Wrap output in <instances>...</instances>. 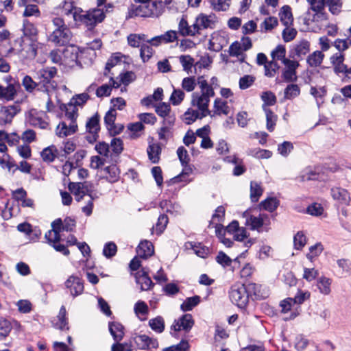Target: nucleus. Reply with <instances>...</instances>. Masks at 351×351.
Listing matches in <instances>:
<instances>
[{
	"instance_id": "nucleus-25",
	"label": "nucleus",
	"mask_w": 351,
	"mask_h": 351,
	"mask_svg": "<svg viewBox=\"0 0 351 351\" xmlns=\"http://www.w3.org/2000/svg\"><path fill=\"white\" fill-rule=\"evenodd\" d=\"M57 73V69L55 67H47L40 69L37 73L39 80L38 84H43L44 86L50 83L51 80Z\"/></svg>"
},
{
	"instance_id": "nucleus-56",
	"label": "nucleus",
	"mask_w": 351,
	"mask_h": 351,
	"mask_svg": "<svg viewBox=\"0 0 351 351\" xmlns=\"http://www.w3.org/2000/svg\"><path fill=\"white\" fill-rule=\"evenodd\" d=\"M152 46L147 44H143L141 46L140 56L143 62L148 61L152 56L154 50Z\"/></svg>"
},
{
	"instance_id": "nucleus-21",
	"label": "nucleus",
	"mask_w": 351,
	"mask_h": 351,
	"mask_svg": "<svg viewBox=\"0 0 351 351\" xmlns=\"http://www.w3.org/2000/svg\"><path fill=\"white\" fill-rule=\"evenodd\" d=\"M135 279L136 284L140 285L141 291L149 290L154 285L145 269L135 274Z\"/></svg>"
},
{
	"instance_id": "nucleus-27",
	"label": "nucleus",
	"mask_w": 351,
	"mask_h": 351,
	"mask_svg": "<svg viewBox=\"0 0 351 351\" xmlns=\"http://www.w3.org/2000/svg\"><path fill=\"white\" fill-rule=\"evenodd\" d=\"M66 311L64 306H62L56 318L52 322L54 328L60 330H69L68 322L66 318Z\"/></svg>"
},
{
	"instance_id": "nucleus-3",
	"label": "nucleus",
	"mask_w": 351,
	"mask_h": 351,
	"mask_svg": "<svg viewBox=\"0 0 351 351\" xmlns=\"http://www.w3.org/2000/svg\"><path fill=\"white\" fill-rule=\"evenodd\" d=\"M77 111H64V115H62L63 120L57 126L56 134L64 137L74 134L77 130Z\"/></svg>"
},
{
	"instance_id": "nucleus-20",
	"label": "nucleus",
	"mask_w": 351,
	"mask_h": 351,
	"mask_svg": "<svg viewBox=\"0 0 351 351\" xmlns=\"http://www.w3.org/2000/svg\"><path fill=\"white\" fill-rule=\"evenodd\" d=\"M194 325V320L191 314H184L178 320H175L172 328L175 331H180L181 330L186 332L189 331Z\"/></svg>"
},
{
	"instance_id": "nucleus-45",
	"label": "nucleus",
	"mask_w": 351,
	"mask_h": 351,
	"mask_svg": "<svg viewBox=\"0 0 351 351\" xmlns=\"http://www.w3.org/2000/svg\"><path fill=\"white\" fill-rule=\"evenodd\" d=\"M246 291L248 293V298L250 295H254L256 298H262L263 295L261 293V285L253 282L247 283L245 285Z\"/></svg>"
},
{
	"instance_id": "nucleus-7",
	"label": "nucleus",
	"mask_w": 351,
	"mask_h": 351,
	"mask_svg": "<svg viewBox=\"0 0 351 351\" xmlns=\"http://www.w3.org/2000/svg\"><path fill=\"white\" fill-rule=\"evenodd\" d=\"M80 25H85L88 29H92L97 23L105 18V14L101 9H93L86 13H81Z\"/></svg>"
},
{
	"instance_id": "nucleus-55",
	"label": "nucleus",
	"mask_w": 351,
	"mask_h": 351,
	"mask_svg": "<svg viewBox=\"0 0 351 351\" xmlns=\"http://www.w3.org/2000/svg\"><path fill=\"white\" fill-rule=\"evenodd\" d=\"M285 54V47L282 45H278L272 51L271 56L274 60H282V63H284V60L286 59Z\"/></svg>"
},
{
	"instance_id": "nucleus-28",
	"label": "nucleus",
	"mask_w": 351,
	"mask_h": 351,
	"mask_svg": "<svg viewBox=\"0 0 351 351\" xmlns=\"http://www.w3.org/2000/svg\"><path fill=\"white\" fill-rule=\"evenodd\" d=\"M211 111H185L183 114L184 121L189 125L193 123L196 119H202V118L210 114Z\"/></svg>"
},
{
	"instance_id": "nucleus-33",
	"label": "nucleus",
	"mask_w": 351,
	"mask_h": 351,
	"mask_svg": "<svg viewBox=\"0 0 351 351\" xmlns=\"http://www.w3.org/2000/svg\"><path fill=\"white\" fill-rule=\"evenodd\" d=\"M41 157L43 161L47 162H51L58 156V149L56 146L51 145L45 148L40 153Z\"/></svg>"
},
{
	"instance_id": "nucleus-16",
	"label": "nucleus",
	"mask_w": 351,
	"mask_h": 351,
	"mask_svg": "<svg viewBox=\"0 0 351 351\" xmlns=\"http://www.w3.org/2000/svg\"><path fill=\"white\" fill-rule=\"evenodd\" d=\"M65 286L73 297L81 295L84 291L83 280L78 276H71L65 282Z\"/></svg>"
},
{
	"instance_id": "nucleus-43",
	"label": "nucleus",
	"mask_w": 351,
	"mask_h": 351,
	"mask_svg": "<svg viewBox=\"0 0 351 351\" xmlns=\"http://www.w3.org/2000/svg\"><path fill=\"white\" fill-rule=\"evenodd\" d=\"M324 55L320 51H316L307 58V62L311 66H318L322 63Z\"/></svg>"
},
{
	"instance_id": "nucleus-18",
	"label": "nucleus",
	"mask_w": 351,
	"mask_h": 351,
	"mask_svg": "<svg viewBox=\"0 0 351 351\" xmlns=\"http://www.w3.org/2000/svg\"><path fill=\"white\" fill-rule=\"evenodd\" d=\"M68 188L70 192L75 195L77 202H80L85 195H90L88 194L89 189L86 182H70Z\"/></svg>"
},
{
	"instance_id": "nucleus-57",
	"label": "nucleus",
	"mask_w": 351,
	"mask_h": 351,
	"mask_svg": "<svg viewBox=\"0 0 351 351\" xmlns=\"http://www.w3.org/2000/svg\"><path fill=\"white\" fill-rule=\"evenodd\" d=\"M215 260L217 263L221 265L223 267L230 266L233 261L226 254L222 251L218 252Z\"/></svg>"
},
{
	"instance_id": "nucleus-12",
	"label": "nucleus",
	"mask_w": 351,
	"mask_h": 351,
	"mask_svg": "<svg viewBox=\"0 0 351 351\" xmlns=\"http://www.w3.org/2000/svg\"><path fill=\"white\" fill-rule=\"evenodd\" d=\"M178 40V33L174 30H169L165 34L153 37L147 40L149 45L158 47L162 44H169Z\"/></svg>"
},
{
	"instance_id": "nucleus-35",
	"label": "nucleus",
	"mask_w": 351,
	"mask_h": 351,
	"mask_svg": "<svg viewBox=\"0 0 351 351\" xmlns=\"http://www.w3.org/2000/svg\"><path fill=\"white\" fill-rule=\"evenodd\" d=\"M189 245L195 254L201 258L207 257L210 253L209 248L201 243L190 242Z\"/></svg>"
},
{
	"instance_id": "nucleus-19",
	"label": "nucleus",
	"mask_w": 351,
	"mask_h": 351,
	"mask_svg": "<svg viewBox=\"0 0 351 351\" xmlns=\"http://www.w3.org/2000/svg\"><path fill=\"white\" fill-rule=\"evenodd\" d=\"M285 68L282 73V77L286 82H293L296 80V69L298 67L299 64L298 62L285 59L284 63Z\"/></svg>"
},
{
	"instance_id": "nucleus-10",
	"label": "nucleus",
	"mask_w": 351,
	"mask_h": 351,
	"mask_svg": "<svg viewBox=\"0 0 351 351\" xmlns=\"http://www.w3.org/2000/svg\"><path fill=\"white\" fill-rule=\"evenodd\" d=\"M38 43L36 38H21V55L27 58H34L37 55Z\"/></svg>"
},
{
	"instance_id": "nucleus-44",
	"label": "nucleus",
	"mask_w": 351,
	"mask_h": 351,
	"mask_svg": "<svg viewBox=\"0 0 351 351\" xmlns=\"http://www.w3.org/2000/svg\"><path fill=\"white\" fill-rule=\"evenodd\" d=\"M149 325L153 330L159 333L162 332L165 329L164 319L160 316L151 319L149 321Z\"/></svg>"
},
{
	"instance_id": "nucleus-9",
	"label": "nucleus",
	"mask_w": 351,
	"mask_h": 351,
	"mask_svg": "<svg viewBox=\"0 0 351 351\" xmlns=\"http://www.w3.org/2000/svg\"><path fill=\"white\" fill-rule=\"evenodd\" d=\"M72 37L69 27L62 29H55L49 36V40L60 46L68 44Z\"/></svg>"
},
{
	"instance_id": "nucleus-23",
	"label": "nucleus",
	"mask_w": 351,
	"mask_h": 351,
	"mask_svg": "<svg viewBox=\"0 0 351 351\" xmlns=\"http://www.w3.org/2000/svg\"><path fill=\"white\" fill-rule=\"evenodd\" d=\"M179 33L183 36L199 35L195 22L190 25L184 18H182L178 24Z\"/></svg>"
},
{
	"instance_id": "nucleus-48",
	"label": "nucleus",
	"mask_w": 351,
	"mask_h": 351,
	"mask_svg": "<svg viewBox=\"0 0 351 351\" xmlns=\"http://www.w3.org/2000/svg\"><path fill=\"white\" fill-rule=\"evenodd\" d=\"M179 60L184 71L189 73L194 64V59L189 55H182L179 57Z\"/></svg>"
},
{
	"instance_id": "nucleus-4",
	"label": "nucleus",
	"mask_w": 351,
	"mask_h": 351,
	"mask_svg": "<svg viewBox=\"0 0 351 351\" xmlns=\"http://www.w3.org/2000/svg\"><path fill=\"white\" fill-rule=\"evenodd\" d=\"M163 89L158 87L152 95L142 99L141 104L145 108H154L156 110H170L169 103L163 102Z\"/></svg>"
},
{
	"instance_id": "nucleus-50",
	"label": "nucleus",
	"mask_w": 351,
	"mask_h": 351,
	"mask_svg": "<svg viewBox=\"0 0 351 351\" xmlns=\"http://www.w3.org/2000/svg\"><path fill=\"white\" fill-rule=\"evenodd\" d=\"M22 85L28 93H32L39 86L38 83L34 82L29 75H25L23 78Z\"/></svg>"
},
{
	"instance_id": "nucleus-59",
	"label": "nucleus",
	"mask_w": 351,
	"mask_h": 351,
	"mask_svg": "<svg viewBox=\"0 0 351 351\" xmlns=\"http://www.w3.org/2000/svg\"><path fill=\"white\" fill-rule=\"evenodd\" d=\"M117 251V247L116 244L113 242H108L104 245L103 254L106 258H111L116 254Z\"/></svg>"
},
{
	"instance_id": "nucleus-5",
	"label": "nucleus",
	"mask_w": 351,
	"mask_h": 351,
	"mask_svg": "<svg viewBox=\"0 0 351 351\" xmlns=\"http://www.w3.org/2000/svg\"><path fill=\"white\" fill-rule=\"evenodd\" d=\"M82 12V9L75 7L71 3L65 2L62 10V16L64 19L66 25L73 27L80 25Z\"/></svg>"
},
{
	"instance_id": "nucleus-58",
	"label": "nucleus",
	"mask_w": 351,
	"mask_h": 351,
	"mask_svg": "<svg viewBox=\"0 0 351 351\" xmlns=\"http://www.w3.org/2000/svg\"><path fill=\"white\" fill-rule=\"evenodd\" d=\"M196 86V81L194 77H186L182 80V88L187 92L193 91Z\"/></svg>"
},
{
	"instance_id": "nucleus-39",
	"label": "nucleus",
	"mask_w": 351,
	"mask_h": 351,
	"mask_svg": "<svg viewBox=\"0 0 351 351\" xmlns=\"http://www.w3.org/2000/svg\"><path fill=\"white\" fill-rule=\"evenodd\" d=\"M200 302V297L195 295L193 297L187 298L181 304L180 308L183 311H191Z\"/></svg>"
},
{
	"instance_id": "nucleus-37",
	"label": "nucleus",
	"mask_w": 351,
	"mask_h": 351,
	"mask_svg": "<svg viewBox=\"0 0 351 351\" xmlns=\"http://www.w3.org/2000/svg\"><path fill=\"white\" fill-rule=\"evenodd\" d=\"M263 192L260 184L255 181L250 182V198L252 202L258 201L259 197L262 195Z\"/></svg>"
},
{
	"instance_id": "nucleus-31",
	"label": "nucleus",
	"mask_w": 351,
	"mask_h": 351,
	"mask_svg": "<svg viewBox=\"0 0 351 351\" xmlns=\"http://www.w3.org/2000/svg\"><path fill=\"white\" fill-rule=\"evenodd\" d=\"M279 16L281 23L285 26H289L292 24L293 21V17L291 12V8L289 5H284L282 7L280 12Z\"/></svg>"
},
{
	"instance_id": "nucleus-61",
	"label": "nucleus",
	"mask_w": 351,
	"mask_h": 351,
	"mask_svg": "<svg viewBox=\"0 0 351 351\" xmlns=\"http://www.w3.org/2000/svg\"><path fill=\"white\" fill-rule=\"evenodd\" d=\"M277 119V115L273 111H266L267 129L269 132L274 130Z\"/></svg>"
},
{
	"instance_id": "nucleus-64",
	"label": "nucleus",
	"mask_w": 351,
	"mask_h": 351,
	"mask_svg": "<svg viewBox=\"0 0 351 351\" xmlns=\"http://www.w3.org/2000/svg\"><path fill=\"white\" fill-rule=\"evenodd\" d=\"M60 232H61L57 231H48L45 233V237L51 245L58 243L61 239Z\"/></svg>"
},
{
	"instance_id": "nucleus-36",
	"label": "nucleus",
	"mask_w": 351,
	"mask_h": 351,
	"mask_svg": "<svg viewBox=\"0 0 351 351\" xmlns=\"http://www.w3.org/2000/svg\"><path fill=\"white\" fill-rule=\"evenodd\" d=\"M99 116L97 112L92 117L89 118L86 123V132H99Z\"/></svg>"
},
{
	"instance_id": "nucleus-51",
	"label": "nucleus",
	"mask_w": 351,
	"mask_h": 351,
	"mask_svg": "<svg viewBox=\"0 0 351 351\" xmlns=\"http://www.w3.org/2000/svg\"><path fill=\"white\" fill-rule=\"evenodd\" d=\"M311 9L317 14H322L326 5V0H306Z\"/></svg>"
},
{
	"instance_id": "nucleus-15",
	"label": "nucleus",
	"mask_w": 351,
	"mask_h": 351,
	"mask_svg": "<svg viewBox=\"0 0 351 351\" xmlns=\"http://www.w3.org/2000/svg\"><path fill=\"white\" fill-rule=\"evenodd\" d=\"M1 53L5 57H11L21 53V38L10 40L5 45H1Z\"/></svg>"
},
{
	"instance_id": "nucleus-42",
	"label": "nucleus",
	"mask_w": 351,
	"mask_h": 351,
	"mask_svg": "<svg viewBox=\"0 0 351 351\" xmlns=\"http://www.w3.org/2000/svg\"><path fill=\"white\" fill-rule=\"evenodd\" d=\"M12 330L11 323L3 317H0V340L8 336Z\"/></svg>"
},
{
	"instance_id": "nucleus-53",
	"label": "nucleus",
	"mask_w": 351,
	"mask_h": 351,
	"mask_svg": "<svg viewBox=\"0 0 351 351\" xmlns=\"http://www.w3.org/2000/svg\"><path fill=\"white\" fill-rule=\"evenodd\" d=\"M28 121L34 126H38L40 128H46L48 123L45 121H43L40 117H36L32 113V111L28 112Z\"/></svg>"
},
{
	"instance_id": "nucleus-63",
	"label": "nucleus",
	"mask_w": 351,
	"mask_h": 351,
	"mask_svg": "<svg viewBox=\"0 0 351 351\" xmlns=\"http://www.w3.org/2000/svg\"><path fill=\"white\" fill-rule=\"evenodd\" d=\"M255 81V77L250 75H245L239 80V88L246 89L250 87Z\"/></svg>"
},
{
	"instance_id": "nucleus-8",
	"label": "nucleus",
	"mask_w": 351,
	"mask_h": 351,
	"mask_svg": "<svg viewBox=\"0 0 351 351\" xmlns=\"http://www.w3.org/2000/svg\"><path fill=\"white\" fill-rule=\"evenodd\" d=\"M195 22L199 34H201V31L203 29L215 28L218 23V19L214 14H206L201 13L197 16Z\"/></svg>"
},
{
	"instance_id": "nucleus-13",
	"label": "nucleus",
	"mask_w": 351,
	"mask_h": 351,
	"mask_svg": "<svg viewBox=\"0 0 351 351\" xmlns=\"http://www.w3.org/2000/svg\"><path fill=\"white\" fill-rule=\"evenodd\" d=\"M117 111H107L104 117V123L107 130L111 135H117L120 134L124 127L122 124H115L117 117Z\"/></svg>"
},
{
	"instance_id": "nucleus-32",
	"label": "nucleus",
	"mask_w": 351,
	"mask_h": 351,
	"mask_svg": "<svg viewBox=\"0 0 351 351\" xmlns=\"http://www.w3.org/2000/svg\"><path fill=\"white\" fill-rule=\"evenodd\" d=\"M106 176V180L111 183L117 182L119 178V170L117 165H112L106 167L103 170Z\"/></svg>"
},
{
	"instance_id": "nucleus-6",
	"label": "nucleus",
	"mask_w": 351,
	"mask_h": 351,
	"mask_svg": "<svg viewBox=\"0 0 351 351\" xmlns=\"http://www.w3.org/2000/svg\"><path fill=\"white\" fill-rule=\"evenodd\" d=\"M229 297L232 302L241 308H244L249 300L248 293L244 284L233 285L230 288Z\"/></svg>"
},
{
	"instance_id": "nucleus-30",
	"label": "nucleus",
	"mask_w": 351,
	"mask_h": 351,
	"mask_svg": "<svg viewBox=\"0 0 351 351\" xmlns=\"http://www.w3.org/2000/svg\"><path fill=\"white\" fill-rule=\"evenodd\" d=\"M147 152L148 158L152 163L156 164L159 162L161 147L158 143L149 144Z\"/></svg>"
},
{
	"instance_id": "nucleus-40",
	"label": "nucleus",
	"mask_w": 351,
	"mask_h": 351,
	"mask_svg": "<svg viewBox=\"0 0 351 351\" xmlns=\"http://www.w3.org/2000/svg\"><path fill=\"white\" fill-rule=\"evenodd\" d=\"M279 205V201L276 197H268L260 204L261 208L269 212L274 211Z\"/></svg>"
},
{
	"instance_id": "nucleus-17",
	"label": "nucleus",
	"mask_w": 351,
	"mask_h": 351,
	"mask_svg": "<svg viewBox=\"0 0 351 351\" xmlns=\"http://www.w3.org/2000/svg\"><path fill=\"white\" fill-rule=\"evenodd\" d=\"M20 88V84L16 81H14V83H10L5 87L0 85V99L14 100Z\"/></svg>"
},
{
	"instance_id": "nucleus-62",
	"label": "nucleus",
	"mask_w": 351,
	"mask_h": 351,
	"mask_svg": "<svg viewBox=\"0 0 351 351\" xmlns=\"http://www.w3.org/2000/svg\"><path fill=\"white\" fill-rule=\"evenodd\" d=\"M295 248L301 250L306 243V239L302 232H298L293 238Z\"/></svg>"
},
{
	"instance_id": "nucleus-29",
	"label": "nucleus",
	"mask_w": 351,
	"mask_h": 351,
	"mask_svg": "<svg viewBox=\"0 0 351 351\" xmlns=\"http://www.w3.org/2000/svg\"><path fill=\"white\" fill-rule=\"evenodd\" d=\"M136 252L141 258H146L154 254V245L147 240L141 241L137 247Z\"/></svg>"
},
{
	"instance_id": "nucleus-60",
	"label": "nucleus",
	"mask_w": 351,
	"mask_h": 351,
	"mask_svg": "<svg viewBox=\"0 0 351 351\" xmlns=\"http://www.w3.org/2000/svg\"><path fill=\"white\" fill-rule=\"evenodd\" d=\"M293 149V145L292 143L289 141H285L278 146V151L279 154L285 157L287 156Z\"/></svg>"
},
{
	"instance_id": "nucleus-54",
	"label": "nucleus",
	"mask_w": 351,
	"mask_h": 351,
	"mask_svg": "<svg viewBox=\"0 0 351 351\" xmlns=\"http://www.w3.org/2000/svg\"><path fill=\"white\" fill-rule=\"evenodd\" d=\"M278 69L279 66L275 60H273L268 62L265 65V75L269 77H272L275 75Z\"/></svg>"
},
{
	"instance_id": "nucleus-26",
	"label": "nucleus",
	"mask_w": 351,
	"mask_h": 351,
	"mask_svg": "<svg viewBox=\"0 0 351 351\" xmlns=\"http://www.w3.org/2000/svg\"><path fill=\"white\" fill-rule=\"evenodd\" d=\"M108 328L110 335L112 336L115 342H120L124 337V326L117 322H110Z\"/></svg>"
},
{
	"instance_id": "nucleus-24",
	"label": "nucleus",
	"mask_w": 351,
	"mask_h": 351,
	"mask_svg": "<svg viewBox=\"0 0 351 351\" xmlns=\"http://www.w3.org/2000/svg\"><path fill=\"white\" fill-rule=\"evenodd\" d=\"M330 195L335 200H337L340 204L343 206L348 205L350 200L348 191L340 187L331 189Z\"/></svg>"
},
{
	"instance_id": "nucleus-14",
	"label": "nucleus",
	"mask_w": 351,
	"mask_h": 351,
	"mask_svg": "<svg viewBox=\"0 0 351 351\" xmlns=\"http://www.w3.org/2000/svg\"><path fill=\"white\" fill-rule=\"evenodd\" d=\"M134 341L137 347L141 350H151L157 348L158 346L156 339L149 337L146 335H136L134 337Z\"/></svg>"
},
{
	"instance_id": "nucleus-46",
	"label": "nucleus",
	"mask_w": 351,
	"mask_h": 351,
	"mask_svg": "<svg viewBox=\"0 0 351 351\" xmlns=\"http://www.w3.org/2000/svg\"><path fill=\"white\" fill-rule=\"evenodd\" d=\"M210 5L215 11H226L230 5V0H210Z\"/></svg>"
},
{
	"instance_id": "nucleus-47",
	"label": "nucleus",
	"mask_w": 351,
	"mask_h": 351,
	"mask_svg": "<svg viewBox=\"0 0 351 351\" xmlns=\"http://www.w3.org/2000/svg\"><path fill=\"white\" fill-rule=\"evenodd\" d=\"M25 17L35 16L39 17L40 16V11L37 5L32 3L25 6V10L23 13Z\"/></svg>"
},
{
	"instance_id": "nucleus-2",
	"label": "nucleus",
	"mask_w": 351,
	"mask_h": 351,
	"mask_svg": "<svg viewBox=\"0 0 351 351\" xmlns=\"http://www.w3.org/2000/svg\"><path fill=\"white\" fill-rule=\"evenodd\" d=\"M137 6H133L131 9V14L140 17H158L164 11V3L162 1H148L141 3Z\"/></svg>"
},
{
	"instance_id": "nucleus-49",
	"label": "nucleus",
	"mask_w": 351,
	"mask_h": 351,
	"mask_svg": "<svg viewBox=\"0 0 351 351\" xmlns=\"http://www.w3.org/2000/svg\"><path fill=\"white\" fill-rule=\"evenodd\" d=\"M300 89L297 84H289L285 89V97L287 99H293L300 95Z\"/></svg>"
},
{
	"instance_id": "nucleus-22",
	"label": "nucleus",
	"mask_w": 351,
	"mask_h": 351,
	"mask_svg": "<svg viewBox=\"0 0 351 351\" xmlns=\"http://www.w3.org/2000/svg\"><path fill=\"white\" fill-rule=\"evenodd\" d=\"M89 96L86 93H82L73 96L70 101L66 105L64 104L60 106V110H68V108H73L74 109L82 108L84 104L88 99Z\"/></svg>"
},
{
	"instance_id": "nucleus-34",
	"label": "nucleus",
	"mask_w": 351,
	"mask_h": 351,
	"mask_svg": "<svg viewBox=\"0 0 351 351\" xmlns=\"http://www.w3.org/2000/svg\"><path fill=\"white\" fill-rule=\"evenodd\" d=\"M310 50V43L306 40H301L293 49V57L305 56Z\"/></svg>"
},
{
	"instance_id": "nucleus-41",
	"label": "nucleus",
	"mask_w": 351,
	"mask_h": 351,
	"mask_svg": "<svg viewBox=\"0 0 351 351\" xmlns=\"http://www.w3.org/2000/svg\"><path fill=\"white\" fill-rule=\"evenodd\" d=\"M184 97L185 93L181 89L174 88L167 103H169L170 106L171 104H172L173 106H178L181 104Z\"/></svg>"
},
{
	"instance_id": "nucleus-38",
	"label": "nucleus",
	"mask_w": 351,
	"mask_h": 351,
	"mask_svg": "<svg viewBox=\"0 0 351 351\" xmlns=\"http://www.w3.org/2000/svg\"><path fill=\"white\" fill-rule=\"evenodd\" d=\"M23 31L24 34L23 38H35L38 33L37 28L28 20H24Z\"/></svg>"
},
{
	"instance_id": "nucleus-1",
	"label": "nucleus",
	"mask_w": 351,
	"mask_h": 351,
	"mask_svg": "<svg viewBox=\"0 0 351 351\" xmlns=\"http://www.w3.org/2000/svg\"><path fill=\"white\" fill-rule=\"evenodd\" d=\"M349 45H351V40H349V43L344 39L336 40L332 46L339 52L330 57V60L334 66V72L337 75L351 80V67L348 69L347 66L343 64L344 56L342 53L348 48Z\"/></svg>"
},
{
	"instance_id": "nucleus-52",
	"label": "nucleus",
	"mask_w": 351,
	"mask_h": 351,
	"mask_svg": "<svg viewBox=\"0 0 351 351\" xmlns=\"http://www.w3.org/2000/svg\"><path fill=\"white\" fill-rule=\"evenodd\" d=\"M263 219L261 217H255L251 215L247 219L246 224L251 226L252 230H258L263 226Z\"/></svg>"
},
{
	"instance_id": "nucleus-11",
	"label": "nucleus",
	"mask_w": 351,
	"mask_h": 351,
	"mask_svg": "<svg viewBox=\"0 0 351 351\" xmlns=\"http://www.w3.org/2000/svg\"><path fill=\"white\" fill-rule=\"evenodd\" d=\"M215 95L213 89H208L205 93L199 95L195 93L192 95V104L198 108V110H208L210 98Z\"/></svg>"
}]
</instances>
